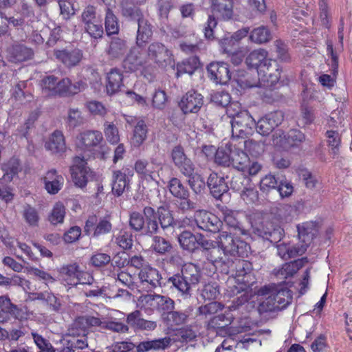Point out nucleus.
Instances as JSON below:
<instances>
[{"label": "nucleus", "mask_w": 352, "mask_h": 352, "mask_svg": "<svg viewBox=\"0 0 352 352\" xmlns=\"http://www.w3.org/2000/svg\"><path fill=\"white\" fill-rule=\"evenodd\" d=\"M164 318L167 322V325L173 327L174 325H179L186 322L188 316L184 313L169 311Z\"/></svg>", "instance_id": "obj_58"}, {"label": "nucleus", "mask_w": 352, "mask_h": 352, "mask_svg": "<svg viewBox=\"0 0 352 352\" xmlns=\"http://www.w3.org/2000/svg\"><path fill=\"white\" fill-rule=\"evenodd\" d=\"M33 52L32 49L25 45L16 43L7 50V56L12 62H22L32 58Z\"/></svg>", "instance_id": "obj_26"}, {"label": "nucleus", "mask_w": 352, "mask_h": 352, "mask_svg": "<svg viewBox=\"0 0 352 352\" xmlns=\"http://www.w3.org/2000/svg\"><path fill=\"white\" fill-rule=\"evenodd\" d=\"M45 146L47 150L50 151L53 153L65 152L66 145L63 133L59 131H55L45 142Z\"/></svg>", "instance_id": "obj_34"}, {"label": "nucleus", "mask_w": 352, "mask_h": 352, "mask_svg": "<svg viewBox=\"0 0 352 352\" xmlns=\"http://www.w3.org/2000/svg\"><path fill=\"white\" fill-rule=\"evenodd\" d=\"M223 219L226 225L229 227L228 230H231L232 232H237L239 233H241L242 234H245V231L240 227L239 221L234 212L230 210L226 211L224 213Z\"/></svg>", "instance_id": "obj_55"}, {"label": "nucleus", "mask_w": 352, "mask_h": 352, "mask_svg": "<svg viewBox=\"0 0 352 352\" xmlns=\"http://www.w3.org/2000/svg\"><path fill=\"white\" fill-rule=\"evenodd\" d=\"M157 309L163 311H172L174 309V301L168 296L157 295Z\"/></svg>", "instance_id": "obj_64"}, {"label": "nucleus", "mask_w": 352, "mask_h": 352, "mask_svg": "<svg viewBox=\"0 0 352 352\" xmlns=\"http://www.w3.org/2000/svg\"><path fill=\"white\" fill-rule=\"evenodd\" d=\"M247 65L257 69L259 76L270 86L275 85L280 78L281 69L274 59L268 58V52L258 48L252 51L245 59Z\"/></svg>", "instance_id": "obj_1"}, {"label": "nucleus", "mask_w": 352, "mask_h": 352, "mask_svg": "<svg viewBox=\"0 0 352 352\" xmlns=\"http://www.w3.org/2000/svg\"><path fill=\"white\" fill-rule=\"evenodd\" d=\"M144 214L146 217V224L143 216L138 212H133L130 215L129 225L132 229L135 231L144 230L147 234H153L156 233L158 230V223L156 221L155 212L151 207H145L144 208Z\"/></svg>", "instance_id": "obj_8"}, {"label": "nucleus", "mask_w": 352, "mask_h": 352, "mask_svg": "<svg viewBox=\"0 0 352 352\" xmlns=\"http://www.w3.org/2000/svg\"><path fill=\"white\" fill-rule=\"evenodd\" d=\"M157 295L146 294L139 297L137 302V307L144 310L150 314L154 309H157Z\"/></svg>", "instance_id": "obj_44"}, {"label": "nucleus", "mask_w": 352, "mask_h": 352, "mask_svg": "<svg viewBox=\"0 0 352 352\" xmlns=\"http://www.w3.org/2000/svg\"><path fill=\"white\" fill-rule=\"evenodd\" d=\"M28 272L36 278L37 280L43 281L45 285L53 283L56 281V279L50 274L36 267H29Z\"/></svg>", "instance_id": "obj_57"}, {"label": "nucleus", "mask_w": 352, "mask_h": 352, "mask_svg": "<svg viewBox=\"0 0 352 352\" xmlns=\"http://www.w3.org/2000/svg\"><path fill=\"white\" fill-rule=\"evenodd\" d=\"M250 39L257 44L265 43L272 39L271 32L266 27L260 26L251 32Z\"/></svg>", "instance_id": "obj_45"}, {"label": "nucleus", "mask_w": 352, "mask_h": 352, "mask_svg": "<svg viewBox=\"0 0 352 352\" xmlns=\"http://www.w3.org/2000/svg\"><path fill=\"white\" fill-rule=\"evenodd\" d=\"M302 261L287 263L275 272L276 276L279 279H285L295 274L302 265Z\"/></svg>", "instance_id": "obj_40"}, {"label": "nucleus", "mask_w": 352, "mask_h": 352, "mask_svg": "<svg viewBox=\"0 0 352 352\" xmlns=\"http://www.w3.org/2000/svg\"><path fill=\"white\" fill-rule=\"evenodd\" d=\"M173 285L181 292L182 295H188L192 285L182 275H175L169 278Z\"/></svg>", "instance_id": "obj_48"}, {"label": "nucleus", "mask_w": 352, "mask_h": 352, "mask_svg": "<svg viewBox=\"0 0 352 352\" xmlns=\"http://www.w3.org/2000/svg\"><path fill=\"white\" fill-rule=\"evenodd\" d=\"M171 344V339L164 337L148 341H143L137 346L138 352H147L150 350H164Z\"/></svg>", "instance_id": "obj_32"}, {"label": "nucleus", "mask_w": 352, "mask_h": 352, "mask_svg": "<svg viewBox=\"0 0 352 352\" xmlns=\"http://www.w3.org/2000/svg\"><path fill=\"white\" fill-rule=\"evenodd\" d=\"M79 270V266L76 263L63 267L60 272L63 280L68 285L76 286Z\"/></svg>", "instance_id": "obj_42"}, {"label": "nucleus", "mask_w": 352, "mask_h": 352, "mask_svg": "<svg viewBox=\"0 0 352 352\" xmlns=\"http://www.w3.org/2000/svg\"><path fill=\"white\" fill-rule=\"evenodd\" d=\"M65 216V207L60 203H56L50 214L48 216L49 221L53 225H57L63 222Z\"/></svg>", "instance_id": "obj_47"}, {"label": "nucleus", "mask_w": 352, "mask_h": 352, "mask_svg": "<svg viewBox=\"0 0 352 352\" xmlns=\"http://www.w3.org/2000/svg\"><path fill=\"white\" fill-rule=\"evenodd\" d=\"M278 186L277 178L271 173L266 175L260 181V189L264 192H268Z\"/></svg>", "instance_id": "obj_59"}, {"label": "nucleus", "mask_w": 352, "mask_h": 352, "mask_svg": "<svg viewBox=\"0 0 352 352\" xmlns=\"http://www.w3.org/2000/svg\"><path fill=\"white\" fill-rule=\"evenodd\" d=\"M56 58L67 67L76 65L82 59L81 50L74 49L71 51L56 50L54 52Z\"/></svg>", "instance_id": "obj_28"}, {"label": "nucleus", "mask_w": 352, "mask_h": 352, "mask_svg": "<svg viewBox=\"0 0 352 352\" xmlns=\"http://www.w3.org/2000/svg\"><path fill=\"white\" fill-rule=\"evenodd\" d=\"M116 243L123 250L131 248L133 245V236L130 232L125 230H121L115 236Z\"/></svg>", "instance_id": "obj_50"}, {"label": "nucleus", "mask_w": 352, "mask_h": 352, "mask_svg": "<svg viewBox=\"0 0 352 352\" xmlns=\"http://www.w3.org/2000/svg\"><path fill=\"white\" fill-rule=\"evenodd\" d=\"M147 129L144 120H139L133 129L131 144L134 147L140 146L146 138Z\"/></svg>", "instance_id": "obj_38"}, {"label": "nucleus", "mask_w": 352, "mask_h": 352, "mask_svg": "<svg viewBox=\"0 0 352 352\" xmlns=\"http://www.w3.org/2000/svg\"><path fill=\"white\" fill-rule=\"evenodd\" d=\"M297 230L300 240L298 244L306 245L307 249L316 232V224L313 221L305 222L298 225Z\"/></svg>", "instance_id": "obj_29"}, {"label": "nucleus", "mask_w": 352, "mask_h": 352, "mask_svg": "<svg viewBox=\"0 0 352 352\" xmlns=\"http://www.w3.org/2000/svg\"><path fill=\"white\" fill-rule=\"evenodd\" d=\"M212 7L214 12L223 19H230L233 13L232 0H212Z\"/></svg>", "instance_id": "obj_37"}, {"label": "nucleus", "mask_w": 352, "mask_h": 352, "mask_svg": "<svg viewBox=\"0 0 352 352\" xmlns=\"http://www.w3.org/2000/svg\"><path fill=\"white\" fill-rule=\"evenodd\" d=\"M257 296L260 298V312L283 309L292 300L291 291L282 286H265L258 291Z\"/></svg>", "instance_id": "obj_2"}, {"label": "nucleus", "mask_w": 352, "mask_h": 352, "mask_svg": "<svg viewBox=\"0 0 352 352\" xmlns=\"http://www.w3.org/2000/svg\"><path fill=\"white\" fill-rule=\"evenodd\" d=\"M1 168L4 173L1 179L11 182L21 170L19 161L16 158H11L2 164Z\"/></svg>", "instance_id": "obj_39"}, {"label": "nucleus", "mask_w": 352, "mask_h": 352, "mask_svg": "<svg viewBox=\"0 0 352 352\" xmlns=\"http://www.w3.org/2000/svg\"><path fill=\"white\" fill-rule=\"evenodd\" d=\"M105 28L108 34H113L118 32V23L117 19L109 9H107L106 13Z\"/></svg>", "instance_id": "obj_61"}, {"label": "nucleus", "mask_w": 352, "mask_h": 352, "mask_svg": "<svg viewBox=\"0 0 352 352\" xmlns=\"http://www.w3.org/2000/svg\"><path fill=\"white\" fill-rule=\"evenodd\" d=\"M86 84L82 80L72 82L68 78L57 80L56 96H71L85 89Z\"/></svg>", "instance_id": "obj_22"}, {"label": "nucleus", "mask_w": 352, "mask_h": 352, "mask_svg": "<svg viewBox=\"0 0 352 352\" xmlns=\"http://www.w3.org/2000/svg\"><path fill=\"white\" fill-rule=\"evenodd\" d=\"M250 269L251 264L248 261L245 260L238 261L235 276L228 279V283L230 284L234 282L238 283V286L236 287L237 293L243 291L249 284L248 277L250 276Z\"/></svg>", "instance_id": "obj_18"}, {"label": "nucleus", "mask_w": 352, "mask_h": 352, "mask_svg": "<svg viewBox=\"0 0 352 352\" xmlns=\"http://www.w3.org/2000/svg\"><path fill=\"white\" fill-rule=\"evenodd\" d=\"M156 217H157L161 227L163 229H166L170 226H172L174 223V219L170 211L164 207H159L157 212H155Z\"/></svg>", "instance_id": "obj_49"}, {"label": "nucleus", "mask_w": 352, "mask_h": 352, "mask_svg": "<svg viewBox=\"0 0 352 352\" xmlns=\"http://www.w3.org/2000/svg\"><path fill=\"white\" fill-rule=\"evenodd\" d=\"M223 307V305L221 303L217 301H213L199 307L198 311L199 315H201L205 318H208L221 310Z\"/></svg>", "instance_id": "obj_56"}, {"label": "nucleus", "mask_w": 352, "mask_h": 352, "mask_svg": "<svg viewBox=\"0 0 352 352\" xmlns=\"http://www.w3.org/2000/svg\"><path fill=\"white\" fill-rule=\"evenodd\" d=\"M23 217L25 222L30 226H38L39 215L37 210L30 205H25L22 212Z\"/></svg>", "instance_id": "obj_52"}, {"label": "nucleus", "mask_w": 352, "mask_h": 352, "mask_svg": "<svg viewBox=\"0 0 352 352\" xmlns=\"http://www.w3.org/2000/svg\"><path fill=\"white\" fill-rule=\"evenodd\" d=\"M241 179L239 177L232 178L231 187L236 191H241V197L247 204L255 203L258 199V191L252 187L243 188Z\"/></svg>", "instance_id": "obj_25"}, {"label": "nucleus", "mask_w": 352, "mask_h": 352, "mask_svg": "<svg viewBox=\"0 0 352 352\" xmlns=\"http://www.w3.org/2000/svg\"><path fill=\"white\" fill-rule=\"evenodd\" d=\"M277 254L283 259L302 255L306 251V245L280 243L277 245Z\"/></svg>", "instance_id": "obj_33"}, {"label": "nucleus", "mask_w": 352, "mask_h": 352, "mask_svg": "<svg viewBox=\"0 0 352 352\" xmlns=\"http://www.w3.org/2000/svg\"><path fill=\"white\" fill-rule=\"evenodd\" d=\"M126 50V42L121 38H116L111 41L108 53L111 57L117 58L124 54Z\"/></svg>", "instance_id": "obj_51"}, {"label": "nucleus", "mask_w": 352, "mask_h": 352, "mask_svg": "<svg viewBox=\"0 0 352 352\" xmlns=\"http://www.w3.org/2000/svg\"><path fill=\"white\" fill-rule=\"evenodd\" d=\"M134 168L144 188L151 190L158 187L160 172L163 169L162 164L155 161L149 162L145 160H138L135 163Z\"/></svg>", "instance_id": "obj_5"}, {"label": "nucleus", "mask_w": 352, "mask_h": 352, "mask_svg": "<svg viewBox=\"0 0 352 352\" xmlns=\"http://www.w3.org/2000/svg\"><path fill=\"white\" fill-rule=\"evenodd\" d=\"M194 217L197 226L201 230L216 232L221 225V221L216 215L206 210L196 211Z\"/></svg>", "instance_id": "obj_17"}, {"label": "nucleus", "mask_w": 352, "mask_h": 352, "mask_svg": "<svg viewBox=\"0 0 352 352\" xmlns=\"http://www.w3.org/2000/svg\"><path fill=\"white\" fill-rule=\"evenodd\" d=\"M187 177H188L189 186L195 193H199L204 189L205 182L200 175L194 173Z\"/></svg>", "instance_id": "obj_63"}, {"label": "nucleus", "mask_w": 352, "mask_h": 352, "mask_svg": "<svg viewBox=\"0 0 352 352\" xmlns=\"http://www.w3.org/2000/svg\"><path fill=\"white\" fill-rule=\"evenodd\" d=\"M199 67V60L197 57H190L177 65L176 76L179 78L184 74L192 75Z\"/></svg>", "instance_id": "obj_41"}, {"label": "nucleus", "mask_w": 352, "mask_h": 352, "mask_svg": "<svg viewBox=\"0 0 352 352\" xmlns=\"http://www.w3.org/2000/svg\"><path fill=\"white\" fill-rule=\"evenodd\" d=\"M148 65L145 54L142 53L140 47L131 49L129 53L123 61V67L129 72H135L143 68L142 74L148 80H151L146 74V67Z\"/></svg>", "instance_id": "obj_10"}, {"label": "nucleus", "mask_w": 352, "mask_h": 352, "mask_svg": "<svg viewBox=\"0 0 352 352\" xmlns=\"http://www.w3.org/2000/svg\"><path fill=\"white\" fill-rule=\"evenodd\" d=\"M236 144V142L234 140L221 144L217 150V153L214 155V162L225 167L231 166Z\"/></svg>", "instance_id": "obj_23"}, {"label": "nucleus", "mask_w": 352, "mask_h": 352, "mask_svg": "<svg viewBox=\"0 0 352 352\" xmlns=\"http://www.w3.org/2000/svg\"><path fill=\"white\" fill-rule=\"evenodd\" d=\"M127 322L134 327L147 331L154 330L157 327L155 322L141 318L139 311L129 314L127 316Z\"/></svg>", "instance_id": "obj_36"}, {"label": "nucleus", "mask_w": 352, "mask_h": 352, "mask_svg": "<svg viewBox=\"0 0 352 352\" xmlns=\"http://www.w3.org/2000/svg\"><path fill=\"white\" fill-rule=\"evenodd\" d=\"M128 1L123 0L122 1V14L125 16L138 20V29L136 36V44L138 46L142 47L151 37L153 34L152 27L146 19L142 17L139 9L135 7H128Z\"/></svg>", "instance_id": "obj_6"}, {"label": "nucleus", "mask_w": 352, "mask_h": 352, "mask_svg": "<svg viewBox=\"0 0 352 352\" xmlns=\"http://www.w3.org/2000/svg\"><path fill=\"white\" fill-rule=\"evenodd\" d=\"M123 86V75L117 69H112L107 75L106 89L109 95H113L120 91Z\"/></svg>", "instance_id": "obj_27"}, {"label": "nucleus", "mask_w": 352, "mask_h": 352, "mask_svg": "<svg viewBox=\"0 0 352 352\" xmlns=\"http://www.w3.org/2000/svg\"><path fill=\"white\" fill-rule=\"evenodd\" d=\"M139 277L142 283L155 288L160 285L161 276L159 272L150 266H145L139 273Z\"/></svg>", "instance_id": "obj_35"}, {"label": "nucleus", "mask_w": 352, "mask_h": 352, "mask_svg": "<svg viewBox=\"0 0 352 352\" xmlns=\"http://www.w3.org/2000/svg\"><path fill=\"white\" fill-rule=\"evenodd\" d=\"M182 275L192 285H195L199 282L200 271L198 267L193 263L184 264L182 270Z\"/></svg>", "instance_id": "obj_43"}, {"label": "nucleus", "mask_w": 352, "mask_h": 352, "mask_svg": "<svg viewBox=\"0 0 352 352\" xmlns=\"http://www.w3.org/2000/svg\"><path fill=\"white\" fill-rule=\"evenodd\" d=\"M133 172L128 168L114 170L112 175V192L116 196H120L126 189L129 188V182Z\"/></svg>", "instance_id": "obj_13"}, {"label": "nucleus", "mask_w": 352, "mask_h": 352, "mask_svg": "<svg viewBox=\"0 0 352 352\" xmlns=\"http://www.w3.org/2000/svg\"><path fill=\"white\" fill-rule=\"evenodd\" d=\"M178 241L183 249L192 251L197 248L198 236H195L190 232H183L179 236Z\"/></svg>", "instance_id": "obj_46"}, {"label": "nucleus", "mask_w": 352, "mask_h": 352, "mask_svg": "<svg viewBox=\"0 0 352 352\" xmlns=\"http://www.w3.org/2000/svg\"><path fill=\"white\" fill-rule=\"evenodd\" d=\"M146 60H152L161 67L174 65L172 53L164 45L158 42H153L148 45Z\"/></svg>", "instance_id": "obj_9"}, {"label": "nucleus", "mask_w": 352, "mask_h": 352, "mask_svg": "<svg viewBox=\"0 0 352 352\" xmlns=\"http://www.w3.org/2000/svg\"><path fill=\"white\" fill-rule=\"evenodd\" d=\"M208 186L211 194L215 198H219L228 190V186L223 177L212 173L208 179Z\"/></svg>", "instance_id": "obj_31"}, {"label": "nucleus", "mask_w": 352, "mask_h": 352, "mask_svg": "<svg viewBox=\"0 0 352 352\" xmlns=\"http://www.w3.org/2000/svg\"><path fill=\"white\" fill-rule=\"evenodd\" d=\"M10 182L0 179V199L9 203L14 199L13 188L9 184Z\"/></svg>", "instance_id": "obj_60"}, {"label": "nucleus", "mask_w": 352, "mask_h": 352, "mask_svg": "<svg viewBox=\"0 0 352 352\" xmlns=\"http://www.w3.org/2000/svg\"><path fill=\"white\" fill-rule=\"evenodd\" d=\"M111 223L107 219H102L99 221L96 216L89 217L85 226V232L88 235L97 237L111 232Z\"/></svg>", "instance_id": "obj_16"}, {"label": "nucleus", "mask_w": 352, "mask_h": 352, "mask_svg": "<svg viewBox=\"0 0 352 352\" xmlns=\"http://www.w3.org/2000/svg\"><path fill=\"white\" fill-rule=\"evenodd\" d=\"M243 235L237 232L223 230L217 236V243L220 250L219 255L225 259L224 264L229 263V257L241 256L248 255L250 247L244 241L239 239Z\"/></svg>", "instance_id": "obj_3"}, {"label": "nucleus", "mask_w": 352, "mask_h": 352, "mask_svg": "<svg viewBox=\"0 0 352 352\" xmlns=\"http://www.w3.org/2000/svg\"><path fill=\"white\" fill-rule=\"evenodd\" d=\"M45 188L51 195H55L59 192L64 184V178L58 174L54 169L48 170L44 177Z\"/></svg>", "instance_id": "obj_24"}, {"label": "nucleus", "mask_w": 352, "mask_h": 352, "mask_svg": "<svg viewBox=\"0 0 352 352\" xmlns=\"http://www.w3.org/2000/svg\"><path fill=\"white\" fill-rule=\"evenodd\" d=\"M58 78L53 76H47L42 80V92L46 96H56Z\"/></svg>", "instance_id": "obj_54"}, {"label": "nucleus", "mask_w": 352, "mask_h": 352, "mask_svg": "<svg viewBox=\"0 0 352 352\" xmlns=\"http://www.w3.org/2000/svg\"><path fill=\"white\" fill-rule=\"evenodd\" d=\"M89 170L87 166V160L84 157L76 156L74 158L70 171L76 186L83 188L87 185Z\"/></svg>", "instance_id": "obj_11"}, {"label": "nucleus", "mask_w": 352, "mask_h": 352, "mask_svg": "<svg viewBox=\"0 0 352 352\" xmlns=\"http://www.w3.org/2000/svg\"><path fill=\"white\" fill-rule=\"evenodd\" d=\"M208 77L216 84L226 85L231 78L228 65L224 62H213L207 67Z\"/></svg>", "instance_id": "obj_14"}, {"label": "nucleus", "mask_w": 352, "mask_h": 352, "mask_svg": "<svg viewBox=\"0 0 352 352\" xmlns=\"http://www.w3.org/2000/svg\"><path fill=\"white\" fill-rule=\"evenodd\" d=\"M102 324L101 319L94 316H85L77 318L73 322L70 329V333L73 336H85L88 329L98 327Z\"/></svg>", "instance_id": "obj_19"}, {"label": "nucleus", "mask_w": 352, "mask_h": 352, "mask_svg": "<svg viewBox=\"0 0 352 352\" xmlns=\"http://www.w3.org/2000/svg\"><path fill=\"white\" fill-rule=\"evenodd\" d=\"M101 132L98 131H87L81 133L77 136L76 145L81 151H89L91 148L98 146L102 140Z\"/></svg>", "instance_id": "obj_20"}, {"label": "nucleus", "mask_w": 352, "mask_h": 352, "mask_svg": "<svg viewBox=\"0 0 352 352\" xmlns=\"http://www.w3.org/2000/svg\"><path fill=\"white\" fill-rule=\"evenodd\" d=\"M170 193L175 197L185 200L182 203L183 209H193L195 208V203L188 199V191L182 184L181 181L177 178H172L168 185Z\"/></svg>", "instance_id": "obj_21"}, {"label": "nucleus", "mask_w": 352, "mask_h": 352, "mask_svg": "<svg viewBox=\"0 0 352 352\" xmlns=\"http://www.w3.org/2000/svg\"><path fill=\"white\" fill-rule=\"evenodd\" d=\"M104 133L107 140L116 144L120 142V134L118 127L112 122H106L104 124Z\"/></svg>", "instance_id": "obj_53"}, {"label": "nucleus", "mask_w": 352, "mask_h": 352, "mask_svg": "<svg viewBox=\"0 0 352 352\" xmlns=\"http://www.w3.org/2000/svg\"><path fill=\"white\" fill-rule=\"evenodd\" d=\"M283 120L281 111L271 112L262 117L255 124L257 132L262 135H267Z\"/></svg>", "instance_id": "obj_12"}, {"label": "nucleus", "mask_w": 352, "mask_h": 352, "mask_svg": "<svg viewBox=\"0 0 352 352\" xmlns=\"http://www.w3.org/2000/svg\"><path fill=\"white\" fill-rule=\"evenodd\" d=\"M197 244L201 245L203 248L210 250L208 258L212 263L225 262L223 257L219 255L220 250L217 245V238L215 239V241H212L206 239L201 235H199Z\"/></svg>", "instance_id": "obj_30"}, {"label": "nucleus", "mask_w": 352, "mask_h": 352, "mask_svg": "<svg viewBox=\"0 0 352 352\" xmlns=\"http://www.w3.org/2000/svg\"><path fill=\"white\" fill-rule=\"evenodd\" d=\"M226 115L230 119L233 138H243L252 132L256 121L248 111L243 109L237 102H232L226 107Z\"/></svg>", "instance_id": "obj_4"}, {"label": "nucleus", "mask_w": 352, "mask_h": 352, "mask_svg": "<svg viewBox=\"0 0 352 352\" xmlns=\"http://www.w3.org/2000/svg\"><path fill=\"white\" fill-rule=\"evenodd\" d=\"M272 144L278 149L289 148L287 135L281 131H276L272 135Z\"/></svg>", "instance_id": "obj_62"}, {"label": "nucleus", "mask_w": 352, "mask_h": 352, "mask_svg": "<svg viewBox=\"0 0 352 352\" xmlns=\"http://www.w3.org/2000/svg\"><path fill=\"white\" fill-rule=\"evenodd\" d=\"M203 104V96L195 91H190L183 96L179 106L184 114L196 113Z\"/></svg>", "instance_id": "obj_15"}, {"label": "nucleus", "mask_w": 352, "mask_h": 352, "mask_svg": "<svg viewBox=\"0 0 352 352\" xmlns=\"http://www.w3.org/2000/svg\"><path fill=\"white\" fill-rule=\"evenodd\" d=\"M241 143L236 144L231 166L241 172L245 176H256L261 171L263 165L258 161L251 160L243 151Z\"/></svg>", "instance_id": "obj_7"}]
</instances>
